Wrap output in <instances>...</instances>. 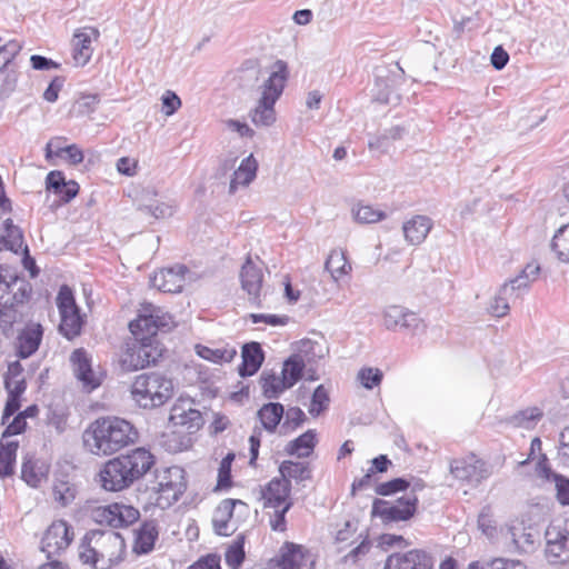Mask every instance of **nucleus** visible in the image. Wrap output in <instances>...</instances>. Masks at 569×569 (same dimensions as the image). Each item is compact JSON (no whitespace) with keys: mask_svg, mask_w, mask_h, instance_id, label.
<instances>
[{"mask_svg":"<svg viewBox=\"0 0 569 569\" xmlns=\"http://www.w3.org/2000/svg\"><path fill=\"white\" fill-rule=\"evenodd\" d=\"M163 347L154 337H134L122 356V367L130 371L156 365L163 355Z\"/></svg>","mask_w":569,"mask_h":569,"instance_id":"7","label":"nucleus"},{"mask_svg":"<svg viewBox=\"0 0 569 569\" xmlns=\"http://www.w3.org/2000/svg\"><path fill=\"white\" fill-rule=\"evenodd\" d=\"M306 365L300 356H291L283 363L282 378L290 388L297 383L301 377Z\"/></svg>","mask_w":569,"mask_h":569,"instance_id":"45","label":"nucleus"},{"mask_svg":"<svg viewBox=\"0 0 569 569\" xmlns=\"http://www.w3.org/2000/svg\"><path fill=\"white\" fill-rule=\"evenodd\" d=\"M171 317L161 309L150 306L146 308L138 318L129 323V329L133 337L157 338L159 330L170 328Z\"/></svg>","mask_w":569,"mask_h":569,"instance_id":"13","label":"nucleus"},{"mask_svg":"<svg viewBox=\"0 0 569 569\" xmlns=\"http://www.w3.org/2000/svg\"><path fill=\"white\" fill-rule=\"evenodd\" d=\"M99 34V31L92 27L76 30L72 38L74 66L83 67L90 61L93 53L92 42L98 40Z\"/></svg>","mask_w":569,"mask_h":569,"instance_id":"19","label":"nucleus"},{"mask_svg":"<svg viewBox=\"0 0 569 569\" xmlns=\"http://www.w3.org/2000/svg\"><path fill=\"white\" fill-rule=\"evenodd\" d=\"M259 382L261 385L262 395L268 399H277L286 389L290 388L287 386L283 378L267 371L261 373Z\"/></svg>","mask_w":569,"mask_h":569,"instance_id":"39","label":"nucleus"},{"mask_svg":"<svg viewBox=\"0 0 569 569\" xmlns=\"http://www.w3.org/2000/svg\"><path fill=\"white\" fill-rule=\"evenodd\" d=\"M240 280L242 289L248 293L249 300L260 306V291L262 288L263 273L262 269L256 264L250 257L247 258L240 271Z\"/></svg>","mask_w":569,"mask_h":569,"instance_id":"20","label":"nucleus"},{"mask_svg":"<svg viewBox=\"0 0 569 569\" xmlns=\"http://www.w3.org/2000/svg\"><path fill=\"white\" fill-rule=\"evenodd\" d=\"M539 476L547 481L555 483L556 498L561 506H569V478L552 471L548 465L547 456L537 463Z\"/></svg>","mask_w":569,"mask_h":569,"instance_id":"25","label":"nucleus"},{"mask_svg":"<svg viewBox=\"0 0 569 569\" xmlns=\"http://www.w3.org/2000/svg\"><path fill=\"white\" fill-rule=\"evenodd\" d=\"M244 560L243 537H240L226 552V561L232 569H238Z\"/></svg>","mask_w":569,"mask_h":569,"instance_id":"54","label":"nucleus"},{"mask_svg":"<svg viewBox=\"0 0 569 569\" xmlns=\"http://www.w3.org/2000/svg\"><path fill=\"white\" fill-rule=\"evenodd\" d=\"M530 282L531 281L526 276V272H520L516 278L511 279L509 282L503 283L502 286H508L510 288L509 295L512 298H518L522 291L529 288Z\"/></svg>","mask_w":569,"mask_h":569,"instance_id":"58","label":"nucleus"},{"mask_svg":"<svg viewBox=\"0 0 569 569\" xmlns=\"http://www.w3.org/2000/svg\"><path fill=\"white\" fill-rule=\"evenodd\" d=\"M233 460L234 453L232 452H229L224 458H222L218 468L217 490L226 489L231 486V465Z\"/></svg>","mask_w":569,"mask_h":569,"instance_id":"50","label":"nucleus"},{"mask_svg":"<svg viewBox=\"0 0 569 569\" xmlns=\"http://www.w3.org/2000/svg\"><path fill=\"white\" fill-rule=\"evenodd\" d=\"M123 545L120 533L113 530H90L80 543L79 558L96 569H108L117 559L110 549L121 550Z\"/></svg>","mask_w":569,"mask_h":569,"instance_id":"4","label":"nucleus"},{"mask_svg":"<svg viewBox=\"0 0 569 569\" xmlns=\"http://www.w3.org/2000/svg\"><path fill=\"white\" fill-rule=\"evenodd\" d=\"M197 353L204 360L222 363L232 361L237 355V349L228 345L220 348H210L199 345L197 346Z\"/></svg>","mask_w":569,"mask_h":569,"instance_id":"38","label":"nucleus"},{"mask_svg":"<svg viewBox=\"0 0 569 569\" xmlns=\"http://www.w3.org/2000/svg\"><path fill=\"white\" fill-rule=\"evenodd\" d=\"M91 517L100 525L121 528L134 523L139 519L140 512L132 506L114 502L94 508L91 511Z\"/></svg>","mask_w":569,"mask_h":569,"instance_id":"11","label":"nucleus"},{"mask_svg":"<svg viewBox=\"0 0 569 569\" xmlns=\"http://www.w3.org/2000/svg\"><path fill=\"white\" fill-rule=\"evenodd\" d=\"M237 505L246 506L238 499H224L219 503L212 519L213 529L217 535L227 537L234 531V528L230 526V519Z\"/></svg>","mask_w":569,"mask_h":569,"instance_id":"27","label":"nucleus"},{"mask_svg":"<svg viewBox=\"0 0 569 569\" xmlns=\"http://www.w3.org/2000/svg\"><path fill=\"white\" fill-rule=\"evenodd\" d=\"M330 402V398L327 389L320 385L318 386L311 397V403L309 408V413L312 417H318L325 410H327Z\"/></svg>","mask_w":569,"mask_h":569,"instance_id":"49","label":"nucleus"},{"mask_svg":"<svg viewBox=\"0 0 569 569\" xmlns=\"http://www.w3.org/2000/svg\"><path fill=\"white\" fill-rule=\"evenodd\" d=\"M138 438L134 427L118 417H104L93 421L83 433V443L97 456H110L133 443Z\"/></svg>","mask_w":569,"mask_h":569,"instance_id":"2","label":"nucleus"},{"mask_svg":"<svg viewBox=\"0 0 569 569\" xmlns=\"http://www.w3.org/2000/svg\"><path fill=\"white\" fill-rule=\"evenodd\" d=\"M171 317L161 309L150 306L146 308L138 318L129 323V329L133 337L157 338L159 330L170 328Z\"/></svg>","mask_w":569,"mask_h":569,"instance_id":"12","label":"nucleus"},{"mask_svg":"<svg viewBox=\"0 0 569 569\" xmlns=\"http://www.w3.org/2000/svg\"><path fill=\"white\" fill-rule=\"evenodd\" d=\"M407 133L408 130L405 126H393L386 130L382 134L369 140L368 147L371 150L377 149L386 151L390 142L403 139Z\"/></svg>","mask_w":569,"mask_h":569,"instance_id":"40","label":"nucleus"},{"mask_svg":"<svg viewBox=\"0 0 569 569\" xmlns=\"http://www.w3.org/2000/svg\"><path fill=\"white\" fill-rule=\"evenodd\" d=\"M156 465V457L143 447L108 460L99 472V482L107 491H121L142 479Z\"/></svg>","mask_w":569,"mask_h":569,"instance_id":"1","label":"nucleus"},{"mask_svg":"<svg viewBox=\"0 0 569 569\" xmlns=\"http://www.w3.org/2000/svg\"><path fill=\"white\" fill-rule=\"evenodd\" d=\"M66 183L64 174L58 170L50 171L46 178L47 190L52 191L56 194L64 187Z\"/></svg>","mask_w":569,"mask_h":569,"instance_id":"63","label":"nucleus"},{"mask_svg":"<svg viewBox=\"0 0 569 569\" xmlns=\"http://www.w3.org/2000/svg\"><path fill=\"white\" fill-rule=\"evenodd\" d=\"M546 553L555 559L560 558L562 552L569 551V532L560 525L551 523L546 533Z\"/></svg>","mask_w":569,"mask_h":569,"instance_id":"30","label":"nucleus"},{"mask_svg":"<svg viewBox=\"0 0 569 569\" xmlns=\"http://www.w3.org/2000/svg\"><path fill=\"white\" fill-rule=\"evenodd\" d=\"M432 228V220L427 216L417 214L402 226L403 236L408 243L412 246L425 241Z\"/></svg>","mask_w":569,"mask_h":569,"instance_id":"29","label":"nucleus"},{"mask_svg":"<svg viewBox=\"0 0 569 569\" xmlns=\"http://www.w3.org/2000/svg\"><path fill=\"white\" fill-rule=\"evenodd\" d=\"M482 569H527L519 560H510L506 558H495L491 560H482Z\"/></svg>","mask_w":569,"mask_h":569,"instance_id":"57","label":"nucleus"},{"mask_svg":"<svg viewBox=\"0 0 569 569\" xmlns=\"http://www.w3.org/2000/svg\"><path fill=\"white\" fill-rule=\"evenodd\" d=\"M56 301L60 313L59 332L68 340H72L80 336L84 320L71 288L67 284L61 286Z\"/></svg>","mask_w":569,"mask_h":569,"instance_id":"9","label":"nucleus"},{"mask_svg":"<svg viewBox=\"0 0 569 569\" xmlns=\"http://www.w3.org/2000/svg\"><path fill=\"white\" fill-rule=\"evenodd\" d=\"M325 269L331 274V278L335 281H338L351 271V264L348 261L345 251L333 249L325 262Z\"/></svg>","mask_w":569,"mask_h":569,"instance_id":"36","label":"nucleus"},{"mask_svg":"<svg viewBox=\"0 0 569 569\" xmlns=\"http://www.w3.org/2000/svg\"><path fill=\"white\" fill-rule=\"evenodd\" d=\"M258 163L252 154L243 159L239 168L233 172L229 192L234 193L239 186L247 187L256 178Z\"/></svg>","mask_w":569,"mask_h":569,"instance_id":"33","label":"nucleus"},{"mask_svg":"<svg viewBox=\"0 0 569 569\" xmlns=\"http://www.w3.org/2000/svg\"><path fill=\"white\" fill-rule=\"evenodd\" d=\"M410 482L405 478H395L376 486L375 492L379 496H391L393 493L406 491Z\"/></svg>","mask_w":569,"mask_h":569,"instance_id":"51","label":"nucleus"},{"mask_svg":"<svg viewBox=\"0 0 569 569\" xmlns=\"http://www.w3.org/2000/svg\"><path fill=\"white\" fill-rule=\"evenodd\" d=\"M187 487L184 469L171 466L154 470L150 490L154 496L156 505L161 509H167L181 498Z\"/></svg>","mask_w":569,"mask_h":569,"instance_id":"6","label":"nucleus"},{"mask_svg":"<svg viewBox=\"0 0 569 569\" xmlns=\"http://www.w3.org/2000/svg\"><path fill=\"white\" fill-rule=\"evenodd\" d=\"M17 319V311L13 309L0 308V336L9 338L13 333V323Z\"/></svg>","mask_w":569,"mask_h":569,"instance_id":"55","label":"nucleus"},{"mask_svg":"<svg viewBox=\"0 0 569 569\" xmlns=\"http://www.w3.org/2000/svg\"><path fill=\"white\" fill-rule=\"evenodd\" d=\"M281 552V569H313L311 555L301 546L286 542Z\"/></svg>","mask_w":569,"mask_h":569,"instance_id":"24","label":"nucleus"},{"mask_svg":"<svg viewBox=\"0 0 569 569\" xmlns=\"http://www.w3.org/2000/svg\"><path fill=\"white\" fill-rule=\"evenodd\" d=\"M317 445V432L313 429L307 430L296 439L289 441L284 451L298 458H308Z\"/></svg>","mask_w":569,"mask_h":569,"instance_id":"34","label":"nucleus"},{"mask_svg":"<svg viewBox=\"0 0 569 569\" xmlns=\"http://www.w3.org/2000/svg\"><path fill=\"white\" fill-rule=\"evenodd\" d=\"M162 110L166 116H172L180 107H181V100L180 98L170 90H167L162 98Z\"/></svg>","mask_w":569,"mask_h":569,"instance_id":"62","label":"nucleus"},{"mask_svg":"<svg viewBox=\"0 0 569 569\" xmlns=\"http://www.w3.org/2000/svg\"><path fill=\"white\" fill-rule=\"evenodd\" d=\"M291 482L280 477L271 479L261 490L264 508L283 507L290 499Z\"/></svg>","mask_w":569,"mask_h":569,"instance_id":"22","label":"nucleus"},{"mask_svg":"<svg viewBox=\"0 0 569 569\" xmlns=\"http://www.w3.org/2000/svg\"><path fill=\"white\" fill-rule=\"evenodd\" d=\"M280 478L291 482H302L311 479V469L307 462L284 460L279 466Z\"/></svg>","mask_w":569,"mask_h":569,"instance_id":"35","label":"nucleus"},{"mask_svg":"<svg viewBox=\"0 0 569 569\" xmlns=\"http://www.w3.org/2000/svg\"><path fill=\"white\" fill-rule=\"evenodd\" d=\"M450 473L457 480L476 487L491 476L492 469L488 462L470 453L467 457L453 459L450 462Z\"/></svg>","mask_w":569,"mask_h":569,"instance_id":"10","label":"nucleus"},{"mask_svg":"<svg viewBox=\"0 0 569 569\" xmlns=\"http://www.w3.org/2000/svg\"><path fill=\"white\" fill-rule=\"evenodd\" d=\"M32 286L9 267H0V308L13 309L29 301Z\"/></svg>","mask_w":569,"mask_h":569,"instance_id":"8","label":"nucleus"},{"mask_svg":"<svg viewBox=\"0 0 569 569\" xmlns=\"http://www.w3.org/2000/svg\"><path fill=\"white\" fill-rule=\"evenodd\" d=\"M371 516L381 518L383 522L407 521L412 518V510L400 509L397 503L390 506L386 500L375 499Z\"/></svg>","mask_w":569,"mask_h":569,"instance_id":"32","label":"nucleus"},{"mask_svg":"<svg viewBox=\"0 0 569 569\" xmlns=\"http://www.w3.org/2000/svg\"><path fill=\"white\" fill-rule=\"evenodd\" d=\"M502 537L518 551H528L536 541L531 528H526L522 521L513 520L501 528Z\"/></svg>","mask_w":569,"mask_h":569,"instance_id":"23","label":"nucleus"},{"mask_svg":"<svg viewBox=\"0 0 569 569\" xmlns=\"http://www.w3.org/2000/svg\"><path fill=\"white\" fill-rule=\"evenodd\" d=\"M383 323L388 330L403 329L412 333L422 327V321L417 313L400 306L386 308Z\"/></svg>","mask_w":569,"mask_h":569,"instance_id":"18","label":"nucleus"},{"mask_svg":"<svg viewBox=\"0 0 569 569\" xmlns=\"http://www.w3.org/2000/svg\"><path fill=\"white\" fill-rule=\"evenodd\" d=\"M382 371L378 368H362L358 372V379L366 389H373L382 381Z\"/></svg>","mask_w":569,"mask_h":569,"instance_id":"53","label":"nucleus"},{"mask_svg":"<svg viewBox=\"0 0 569 569\" xmlns=\"http://www.w3.org/2000/svg\"><path fill=\"white\" fill-rule=\"evenodd\" d=\"M249 318L253 323L264 322L269 326H284L289 321L288 316H277V315H263V313H251Z\"/></svg>","mask_w":569,"mask_h":569,"instance_id":"61","label":"nucleus"},{"mask_svg":"<svg viewBox=\"0 0 569 569\" xmlns=\"http://www.w3.org/2000/svg\"><path fill=\"white\" fill-rule=\"evenodd\" d=\"M42 328L40 325L26 327L17 337L16 350L19 358L26 359L33 355L41 342Z\"/></svg>","mask_w":569,"mask_h":569,"instance_id":"28","label":"nucleus"},{"mask_svg":"<svg viewBox=\"0 0 569 569\" xmlns=\"http://www.w3.org/2000/svg\"><path fill=\"white\" fill-rule=\"evenodd\" d=\"M18 442L11 441L6 445L0 442V477L6 478L13 475Z\"/></svg>","mask_w":569,"mask_h":569,"instance_id":"42","label":"nucleus"},{"mask_svg":"<svg viewBox=\"0 0 569 569\" xmlns=\"http://www.w3.org/2000/svg\"><path fill=\"white\" fill-rule=\"evenodd\" d=\"M173 395V382L159 372L141 373L134 378L131 396L143 409L163 406Z\"/></svg>","mask_w":569,"mask_h":569,"instance_id":"5","label":"nucleus"},{"mask_svg":"<svg viewBox=\"0 0 569 569\" xmlns=\"http://www.w3.org/2000/svg\"><path fill=\"white\" fill-rule=\"evenodd\" d=\"M159 537L158 523L156 520H147L136 531L133 551L138 555H147L153 550Z\"/></svg>","mask_w":569,"mask_h":569,"instance_id":"31","label":"nucleus"},{"mask_svg":"<svg viewBox=\"0 0 569 569\" xmlns=\"http://www.w3.org/2000/svg\"><path fill=\"white\" fill-rule=\"evenodd\" d=\"M541 417V410L537 407H532L515 413L508 419V422L517 428L532 429Z\"/></svg>","mask_w":569,"mask_h":569,"instance_id":"44","label":"nucleus"},{"mask_svg":"<svg viewBox=\"0 0 569 569\" xmlns=\"http://www.w3.org/2000/svg\"><path fill=\"white\" fill-rule=\"evenodd\" d=\"M76 488L68 481H57L53 486L54 500L62 507L69 506L76 498Z\"/></svg>","mask_w":569,"mask_h":569,"instance_id":"48","label":"nucleus"},{"mask_svg":"<svg viewBox=\"0 0 569 569\" xmlns=\"http://www.w3.org/2000/svg\"><path fill=\"white\" fill-rule=\"evenodd\" d=\"M21 50V42L17 40H10L6 44L0 47V59H2L4 63L10 64Z\"/></svg>","mask_w":569,"mask_h":569,"instance_id":"60","label":"nucleus"},{"mask_svg":"<svg viewBox=\"0 0 569 569\" xmlns=\"http://www.w3.org/2000/svg\"><path fill=\"white\" fill-rule=\"evenodd\" d=\"M558 453L561 462L569 467V427L560 433Z\"/></svg>","mask_w":569,"mask_h":569,"instance_id":"64","label":"nucleus"},{"mask_svg":"<svg viewBox=\"0 0 569 569\" xmlns=\"http://www.w3.org/2000/svg\"><path fill=\"white\" fill-rule=\"evenodd\" d=\"M288 80L287 63L276 61L268 79L259 87L260 98L249 117L256 127H269L276 121L274 104L281 97Z\"/></svg>","mask_w":569,"mask_h":569,"instance_id":"3","label":"nucleus"},{"mask_svg":"<svg viewBox=\"0 0 569 569\" xmlns=\"http://www.w3.org/2000/svg\"><path fill=\"white\" fill-rule=\"evenodd\" d=\"M6 234L0 238V251L6 249L18 252L23 244V236L19 227L11 219L4 221Z\"/></svg>","mask_w":569,"mask_h":569,"instance_id":"41","label":"nucleus"},{"mask_svg":"<svg viewBox=\"0 0 569 569\" xmlns=\"http://www.w3.org/2000/svg\"><path fill=\"white\" fill-rule=\"evenodd\" d=\"M433 557L421 549L392 553L385 565V569H433Z\"/></svg>","mask_w":569,"mask_h":569,"instance_id":"15","label":"nucleus"},{"mask_svg":"<svg viewBox=\"0 0 569 569\" xmlns=\"http://www.w3.org/2000/svg\"><path fill=\"white\" fill-rule=\"evenodd\" d=\"M509 290L510 288L508 286H501L498 293L491 300L489 311L492 316L501 318L509 312V300L512 299L509 295Z\"/></svg>","mask_w":569,"mask_h":569,"instance_id":"46","label":"nucleus"},{"mask_svg":"<svg viewBox=\"0 0 569 569\" xmlns=\"http://www.w3.org/2000/svg\"><path fill=\"white\" fill-rule=\"evenodd\" d=\"M376 93L375 99L381 103H396L399 100L398 94L393 90V86L390 83L388 79H385L381 76H377L376 78Z\"/></svg>","mask_w":569,"mask_h":569,"instance_id":"47","label":"nucleus"},{"mask_svg":"<svg viewBox=\"0 0 569 569\" xmlns=\"http://www.w3.org/2000/svg\"><path fill=\"white\" fill-rule=\"evenodd\" d=\"M188 268L183 264H176L154 272L150 277V283L153 288L163 292H180L184 286Z\"/></svg>","mask_w":569,"mask_h":569,"instance_id":"17","label":"nucleus"},{"mask_svg":"<svg viewBox=\"0 0 569 569\" xmlns=\"http://www.w3.org/2000/svg\"><path fill=\"white\" fill-rule=\"evenodd\" d=\"M386 217L387 214L383 211L371 206H359L355 211L356 220L361 223H375L383 220Z\"/></svg>","mask_w":569,"mask_h":569,"instance_id":"52","label":"nucleus"},{"mask_svg":"<svg viewBox=\"0 0 569 569\" xmlns=\"http://www.w3.org/2000/svg\"><path fill=\"white\" fill-rule=\"evenodd\" d=\"M70 361L76 378L84 389L92 391L101 385V377L92 369L91 359L84 349H76L70 356Z\"/></svg>","mask_w":569,"mask_h":569,"instance_id":"16","label":"nucleus"},{"mask_svg":"<svg viewBox=\"0 0 569 569\" xmlns=\"http://www.w3.org/2000/svg\"><path fill=\"white\" fill-rule=\"evenodd\" d=\"M169 421L173 426L184 427L189 433L196 432L203 425L201 412L183 401L172 406Z\"/></svg>","mask_w":569,"mask_h":569,"instance_id":"21","label":"nucleus"},{"mask_svg":"<svg viewBox=\"0 0 569 569\" xmlns=\"http://www.w3.org/2000/svg\"><path fill=\"white\" fill-rule=\"evenodd\" d=\"M550 247L559 260L569 262V223L560 227L556 231L551 239Z\"/></svg>","mask_w":569,"mask_h":569,"instance_id":"43","label":"nucleus"},{"mask_svg":"<svg viewBox=\"0 0 569 569\" xmlns=\"http://www.w3.org/2000/svg\"><path fill=\"white\" fill-rule=\"evenodd\" d=\"M292 506L293 502L288 501L283 507L274 509V513L270 518V527L273 531L283 532L287 530L286 515Z\"/></svg>","mask_w":569,"mask_h":569,"instance_id":"56","label":"nucleus"},{"mask_svg":"<svg viewBox=\"0 0 569 569\" xmlns=\"http://www.w3.org/2000/svg\"><path fill=\"white\" fill-rule=\"evenodd\" d=\"M284 413V408L279 402H269L263 405L258 410V418L260 419L263 428L269 431L273 432L278 425L280 423L282 417Z\"/></svg>","mask_w":569,"mask_h":569,"instance_id":"37","label":"nucleus"},{"mask_svg":"<svg viewBox=\"0 0 569 569\" xmlns=\"http://www.w3.org/2000/svg\"><path fill=\"white\" fill-rule=\"evenodd\" d=\"M21 477L31 487H37L42 479V475L37 472L34 463L30 460L22 463Z\"/></svg>","mask_w":569,"mask_h":569,"instance_id":"59","label":"nucleus"},{"mask_svg":"<svg viewBox=\"0 0 569 569\" xmlns=\"http://www.w3.org/2000/svg\"><path fill=\"white\" fill-rule=\"evenodd\" d=\"M72 539V527L64 520H56L44 532L41 550L47 555L48 559H51L64 551L70 546Z\"/></svg>","mask_w":569,"mask_h":569,"instance_id":"14","label":"nucleus"},{"mask_svg":"<svg viewBox=\"0 0 569 569\" xmlns=\"http://www.w3.org/2000/svg\"><path fill=\"white\" fill-rule=\"evenodd\" d=\"M242 362L238 368L240 377L253 376L261 368L264 361V352L259 342L244 343L241 350Z\"/></svg>","mask_w":569,"mask_h":569,"instance_id":"26","label":"nucleus"}]
</instances>
